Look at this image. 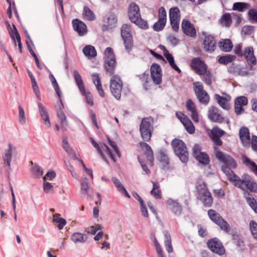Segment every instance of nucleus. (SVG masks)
I'll use <instances>...</instances> for the list:
<instances>
[{"mask_svg": "<svg viewBox=\"0 0 257 257\" xmlns=\"http://www.w3.org/2000/svg\"><path fill=\"white\" fill-rule=\"evenodd\" d=\"M223 173L230 182L241 190L257 192V184L248 174H243L241 179L228 168H223Z\"/></svg>", "mask_w": 257, "mask_h": 257, "instance_id": "1", "label": "nucleus"}, {"mask_svg": "<svg viewBox=\"0 0 257 257\" xmlns=\"http://www.w3.org/2000/svg\"><path fill=\"white\" fill-rule=\"evenodd\" d=\"M127 16L130 21L142 29L148 28L147 23L141 18L140 8L136 3H132L130 4L128 9Z\"/></svg>", "mask_w": 257, "mask_h": 257, "instance_id": "2", "label": "nucleus"}, {"mask_svg": "<svg viewBox=\"0 0 257 257\" xmlns=\"http://www.w3.org/2000/svg\"><path fill=\"white\" fill-rule=\"evenodd\" d=\"M196 190L197 198L203 203L205 206H210L213 200L205 183L202 181L198 182L196 185Z\"/></svg>", "mask_w": 257, "mask_h": 257, "instance_id": "3", "label": "nucleus"}, {"mask_svg": "<svg viewBox=\"0 0 257 257\" xmlns=\"http://www.w3.org/2000/svg\"><path fill=\"white\" fill-rule=\"evenodd\" d=\"M154 119L152 117L144 118L140 124V131L141 137L144 141H148L151 139L153 127Z\"/></svg>", "mask_w": 257, "mask_h": 257, "instance_id": "4", "label": "nucleus"}, {"mask_svg": "<svg viewBox=\"0 0 257 257\" xmlns=\"http://www.w3.org/2000/svg\"><path fill=\"white\" fill-rule=\"evenodd\" d=\"M171 145L176 155L183 163H186L188 160V153L185 143L181 140L174 139Z\"/></svg>", "mask_w": 257, "mask_h": 257, "instance_id": "5", "label": "nucleus"}, {"mask_svg": "<svg viewBox=\"0 0 257 257\" xmlns=\"http://www.w3.org/2000/svg\"><path fill=\"white\" fill-rule=\"evenodd\" d=\"M90 141L101 158L106 162L108 163L107 158L112 160V153L108 147L105 144L102 143H98L92 138H90Z\"/></svg>", "mask_w": 257, "mask_h": 257, "instance_id": "6", "label": "nucleus"}, {"mask_svg": "<svg viewBox=\"0 0 257 257\" xmlns=\"http://www.w3.org/2000/svg\"><path fill=\"white\" fill-rule=\"evenodd\" d=\"M208 214L210 219L218 225L221 229L227 232L230 231V227L228 223L216 211L209 209Z\"/></svg>", "mask_w": 257, "mask_h": 257, "instance_id": "7", "label": "nucleus"}, {"mask_svg": "<svg viewBox=\"0 0 257 257\" xmlns=\"http://www.w3.org/2000/svg\"><path fill=\"white\" fill-rule=\"evenodd\" d=\"M216 151L215 156L216 158L222 161L225 166L222 167V170L223 172V168H228L231 170V169H234L237 167V163L229 155H227L223 153L218 151L217 148L215 147Z\"/></svg>", "mask_w": 257, "mask_h": 257, "instance_id": "8", "label": "nucleus"}, {"mask_svg": "<svg viewBox=\"0 0 257 257\" xmlns=\"http://www.w3.org/2000/svg\"><path fill=\"white\" fill-rule=\"evenodd\" d=\"M194 92L200 102L206 104L209 100V96L204 89L202 83L195 82L193 83Z\"/></svg>", "mask_w": 257, "mask_h": 257, "instance_id": "9", "label": "nucleus"}, {"mask_svg": "<svg viewBox=\"0 0 257 257\" xmlns=\"http://www.w3.org/2000/svg\"><path fill=\"white\" fill-rule=\"evenodd\" d=\"M103 65L106 71L112 74V49L107 47L103 52Z\"/></svg>", "mask_w": 257, "mask_h": 257, "instance_id": "10", "label": "nucleus"}, {"mask_svg": "<svg viewBox=\"0 0 257 257\" xmlns=\"http://www.w3.org/2000/svg\"><path fill=\"white\" fill-rule=\"evenodd\" d=\"M207 245L212 252L219 255H222L225 252V249L222 243L216 238L209 240L207 242Z\"/></svg>", "mask_w": 257, "mask_h": 257, "instance_id": "11", "label": "nucleus"}, {"mask_svg": "<svg viewBox=\"0 0 257 257\" xmlns=\"http://www.w3.org/2000/svg\"><path fill=\"white\" fill-rule=\"evenodd\" d=\"M193 152L194 157L198 162L202 164H207L209 162L208 156L205 153L201 151L200 147L198 145H195L193 148Z\"/></svg>", "mask_w": 257, "mask_h": 257, "instance_id": "12", "label": "nucleus"}, {"mask_svg": "<svg viewBox=\"0 0 257 257\" xmlns=\"http://www.w3.org/2000/svg\"><path fill=\"white\" fill-rule=\"evenodd\" d=\"M151 74L154 82L157 84H160L162 82V69L160 66L156 63L152 64L151 67Z\"/></svg>", "mask_w": 257, "mask_h": 257, "instance_id": "13", "label": "nucleus"}, {"mask_svg": "<svg viewBox=\"0 0 257 257\" xmlns=\"http://www.w3.org/2000/svg\"><path fill=\"white\" fill-rule=\"evenodd\" d=\"M140 146L144 154L145 157L146 158V162L151 165L154 160L153 152L150 146L145 142H140Z\"/></svg>", "mask_w": 257, "mask_h": 257, "instance_id": "14", "label": "nucleus"}, {"mask_svg": "<svg viewBox=\"0 0 257 257\" xmlns=\"http://www.w3.org/2000/svg\"><path fill=\"white\" fill-rule=\"evenodd\" d=\"M72 25L74 30L80 36H84L87 32V28L86 24L79 19H75L72 21Z\"/></svg>", "mask_w": 257, "mask_h": 257, "instance_id": "15", "label": "nucleus"}, {"mask_svg": "<svg viewBox=\"0 0 257 257\" xmlns=\"http://www.w3.org/2000/svg\"><path fill=\"white\" fill-rule=\"evenodd\" d=\"M191 67L199 75L203 74L206 72L207 66L206 64L199 58H195L192 60Z\"/></svg>", "mask_w": 257, "mask_h": 257, "instance_id": "16", "label": "nucleus"}, {"mask_svg": "<svg viewBox=\"0 0 257 257\" xmlns=\"http://www.w3.org/2000/svg\"><path fill=\"white\" fill-rule=\"evenodd\" d=\"M182 28L183 32L187 36L195 37L196 32L194 25L190 21L184 20L182 23Z\"/></svg>", "mask_w": 257, "mask_h": 257, "instance_id": "17", "label": "nucleus"}, {"mask_svg": "<svg viewBox=\"0 0 257 257\" xmlns=\"http://www.w3.org/2000/svg\"><path fill=\"white\" fill-rule=\"evenodd\" d=\"M122 82L118 76H113V96L118 100L121 97Z\"/></svg>", "mask_w": 257, "mask_h": 257, "instance_id": "18", "label": "nucleus"}, {"mask_svg": "<svg viewBox=\"0 0 257 257\" xmlns=\"http://www.w3.org/2000/svg\"><path fill=\"white\" fill-rule=\"evenodd\" d=\"M216 47V42L214 38L210 35L205 36L203 41V49L209 53L213 52Z\"/></svg>", "mask_w": 257, "mask_h": 257, "instance_id": "19", "label": "nucleus"}, {"mask_svg": "<svg viewBox=\"0 0 257 257\" xmlns=\"http://www.w3.org/2000/svg\"><path fill=\"white\" fill-rule=\"evenodd\" d=\"M187 110L190 112L192 119L195 122H199V115L197 111L195 103L190 99H188L186 103Z\"/></svg>", "mask_w": 257, "mask_h": 257, "instance_id": "20", "label": "nucleus"}, {"mask_svg": "<svg viewBox=\"0 0 257 257\" xmlns=\"http://www.w3.org/2000/svg\"><path fill=\"white\" fill-rule=\"evenodd\" d=\"M208 116L209 118L214 122H220L223 120V117L219 113L218 109L213 106L209 108Z\"/></svg>", "mask_w": 257, "mask_h": 257, "instance_id": "21", "label": "nucleus"}, {"mask_svg": "<svg viewBox=\"0 0 257 257\" xmlns=\"http://www.w3.org/2000/svg\"><path fill=\"white\" fill-rule=\"evenodd\" d=\"M248 65L251 67L256 64V58L254 55V51L252 47H248L245 48L243 54Z\"/></svg>", "mask_w": 257, "mask_h": 257, "instance_id": "22", "label": "nucleus"}, {"mask_svg": "<svg viewBox=\"0 0 257 257\" xmlns=\"http://www.w3.org/2000/svg\"><path fill=\"white\" fill-rule=\"evenodd\" d=\"M239 138L244 146H249L250 134L248 128L242 127L240 128Z\"/></svg>", "mask_w": 257, "mask_h": 257, "instance_id": "23", "label": "nucleus"}, {"mask_svg": "<svg viewBox=\"0 0 257 257\" xmlns=\"http://www.w3.org/2000/svg\"><path fill=\"white\" fill-rule=\"evenodd\" d=\"M103 23L101 26L102 31H108L111 29L112 24V14L111 12H109L104 16Z\"/></svg>", "mask_w": 257, "mask_h": 257, "instance_id": "24", "label": "nucleus"}, {"mask_svg": "<svg viewBox=\"0 0 257 257\" xmlns=\"http://www.w3.org/2000/svg\"><path fill=\"white\" fill-rule=\"evenodd\" d=\"M92 79L94 84L96 86L97 90L101 97L104 96V92L103 90L101 83L100 78L98 73H95L92 75Z\"/></svg>", "mask_w": 257, "mask_h": 257, "instance_id": "25", "label": "nucleus"}, {"mask_svg": "<svg viewBox=\"0 0 257 257\" xmlns=\"http://www.w3.org/2000/svg\"><path fill=\"white\" fill-rule=\"evenodd\" d=\"M159 20L157 22L155 23V27L157 28V26L159 23L161 24V27L160 28H158L157 29H160L162 28H164L166 23V12L163 7H161L159 10Z\"/></svg>", "mask_w": 257, "mask_h": 257, "instance_id": "26", "label": "nucleus"}, {"mask_svg": "<svg viewBox=\"0 0 257 257\" xmlns=\"http://www.w3.org/2000/svg\"><path fill=\"white\" fill-rule=\"evenodd\" d=\"M113 184L116 188L117 191L122 196L130 198V195L126 191V189L122 184V183L117 179L113 180Z\"/></svg>", "mask_w": 257, "mask_h": 257, "instance_id": "27", "label": "nucleus"}, {"mask_svg": "<svg viewBox=\"0 0 257 257\" xmlns=\"http://www.w3.org/2000/svg\"><path fill=\"white\" fill-rule=\"evenodd\" d=\"M8 146L9 149L5 151L4 154L3 156V158L4 162V164L8 166L9 169H10L11 162L12 157V147L11 144H9Z\"/></svg>", "mask_w": 257, "mask_h": 257, "instance_id": "28", "label": "nucleus"}, {"mask_svg": "<svg viewBox=\"0 0 257 257\" xmlns=\"http://www.w3.org/2000/svg\"><path fill=\"white\" fill-rule=\"evenodd\" d=\"M88 238L86 234L80 232H75L71 236V239L74 243H84Z\"/></svg>", "mask_w": 257, "mask_h": 257, "instance_id": "29", "label": "nucleus"}, {"mask_svg": "<svg viewBox=\"0 0 257 257\" xmlns=\"http://www.w3.org/2000/svg\"><path fill=\"white\" fill-rule=\"evenodd\" d=\"M39 112L41 114V117L44 121L45 125L48 127H50L51 123L49 120V115L45 107L43 106L42 104L39 103Z\"/></svg>", "mask_w": 257, "mask_h": 257, "instance_id": "30", "label": "nucleus"}, {"mask_svg": "<svg viewBox=\"0 0 257 257\" xmlns=\"http://www.w3.org/2000/svg\"><path fill=\"white\" fill-rule=\"evenodd\" d=\"M82 16L84 19L89 21L95 20V15L94 13L87 6H84L82 12Z\"/></svg>", "mask_w": 257, "mask_h": 257, "instance_id": "31", "label": "nucleus"}, {"mask_svg": "<svg viewBox=\"0 0 257 257\" xmlns=\"http://www.w3.org/2000/svg\"><path fill=\"white\" fill-rule=\"evenodd\" d=\"M243 163L248 167L255 174L257 175V165L251 161L248 157L243 156L242 157Z\"/></svg>", "mask_w": 257, "mask_h": 257, "instance_id": "32", "label": "nucleus"}, {"mask_svg": "<svg viewBox=\"0 0 257 257\" xmlns=\"http://www.w3.org/2000/svg\"><path fill=\"white\" fill-rule=\"evenodd\" d=\"M74 77L80 92H84V89L85 88L84 85L83 80L80 74L76 70L74 71Z\"/></svg>", "mask_w": 257, "mask_h": 257, "instance_id": "33", "label": "nucleus"}, {"mask_svg": "<svg viewBox=\"0 0 257 257\" xmlns=\"http://www.w3.org/2000/svg\"><path fill=\"white\" fill-rule=\"evenodd\" d=\"M83 52L88 57H95L97 56V51L94 47L91 45H86L83 49Z\"/></svg>", "mask_w": 257, "mask_h": 257, "instance_id": "34", "label": "nucleus"}, {"mask_svg": "<svg viewBox=\"0 0 257 257\" xmlns=\"http://www.w3.org/2000/svg\"><path fill=\"white\" fill-rule=\"evenodd\" d=\"M219 46L220 49L225 51H230L233 47V45L229 39H224L219 42Z\"/></svg>", "mask_w": 257, "mask_h": 257, "instance_id": "35", "label": "nucleus"}, {"mask_svg": "<svg viewBox=\"0 0 257 257\" xmlns=\"http://www.w3.org/2000/svg\"><path fill=\"white\" fill-rule=\"evenodd\" d=\"M182 124L188 133L192 134L195 132V126L188 117L185 118V119H183Z\"/></svg>", "mask_w": 257, "mask_h": 257, "instance_id": "36", "label": "nucleus"}, {"mask_svg": "<svg viewBox=\"0 0 257 257\" xmlns=\"http://www.w3.org/2000/svg\"><path fill=\"white\" fill-rule=\"evenodd\" d=\"M221 25L225 27H229L232 23L231 15L229 13L224 14L220 20Z\"/></svg>", "mask_w": 257, "mask_h": 257, "instance_id": "37", "label": "nucleus"}, {"mask_svg": "<svg viewBox=\"0 0 257 257\" xmlns=\"http://www.w3.org/2000/svg\"><path fill=\"white\" fill-rule=\"evenodd\" d=\"M121 36L122 39H126L127 37H132L131 26L128 24H123L121 28Z\"/></svg>", "mask_w": 257, "mask_h": 257, "instance_id": "38", "label": "nucleus"}, {"mask_svg": "<svg viewBox=\"0 0 257 257\" xmlns=\"http://www.w3.org/2000/svg\"><path fill=\"white\" fill-rule=\"evenodd\" d=\"M167 204L170 208L176 214H179L181 213L182 208L178 203L175 202L172 200H169L167 201Z\"/></svg>", "mask_w": 257, "mask_h": 257, "instance_id": "39", "label": "nucleus"}, {"mask_svg": "<svg viewBox=\"0 0 257 257\" xmlns=\"http://www.w3.org/2000/svg\"><path fill=\"white\" fill-rule=\"evenodd\" d=\"M249 5L245 3L237 2L233 4L232 9L234 11H237L242 12L248 9Z\"/></svg>", "mask_w": 257, "mask_h": 257, "instance_id": "40", "label": "nucleus"}, {"mask_svg": "<svg viewBox=\"0 0 257 257\" xmlns=\"http://www.w3.org/2000/svg\"><path fill=\"white\" fill-rule=\"evenodd\" d=\"M60 214H55L53 216V220L57 223L59 229H62L66 224V221L65 219L60 217Z\"/></svg>", "mask_w": 257, "mask_h": 257, "instance_id": "41", "label": "nucleus"}, {"mask_svg": "<svg viewBox=\"0 0 257 257\" xmlns=\"http://www.w3.org/2000/svg\"><path fill=\"white\" fill-rule=\"evenodd\" d=\"M57 116L60 120V124L62 128L65 130L66 127L67 126L66 117L61 109L57 111Z\"/></svg>", "mask_w": 257, "mask_h": 257, "instance_id": "42", "label": "nucleus"}, {"mask_svg": "<svg viewBox=\"0 0 257 257\" xmlns=\"http://www.w3.org/2000/svg\"><path fill=\"white\" fill-rule=\"evenodd\" d=\"M170 20H179L180 10L177 8H173L170 10L169 12Z\"/></svg>", "mask_w": 257, "mask_h": 257, "instance_id": "43", "label": "nucleus"}, {"mask_svg": "<svg viewBox=\"0 0 257 257\" xmlns=\"http://www.w3.org/2000/svg\"><path fill=\"white\" fill-rule=\"evenodd\" d=\"M123 40L125 49L127 52H130L133 47V37H127L126 39H122Z\"/></svg>", "mask_w": 257, "mask_h": 257, "instance_id": "44", "label": "nucleus"}, {"mask_svg": "<svg viewBox=\"0 0 257 257\" xmlns=\"http://www.w3.org/2000/svg\"><path fill=\"white\" fill-rule=\"evenodd\" d=\"M153 188L151 191V193L157 199L161 198L160 191L159 190V185L157 182H153Z\"/></svg>", "mask_w": 257, "mask_h": 257, "instance_id": "45", "label": "nucleus"}, {"mask_svg": "<svg viewBox=\"0 0 257 257\" xmlns=\"http://www.w3.org/2000/svg\"><path fill=\"white\" fill-rule=\"evenodd\" d=\"M165 244L166 245V248L169 253H171L173 251V247L171 243V236L167 232L165 234Z\"/></svg>", "mask_w": 257, "mask_h": 257, "instance_id": "46", "label": "nucleus"}, {"mask_svg": "<svg viewBox=\"0 0 257 257\" xmlns=\"http://www.w3.org/2000/svg\"><path fill=\"white\" fill-rule=\"evenodd\" d=\"M246 200L251 208L255 212L257 213V202L256 200L250 195L246 197Z\"/></svg>", "mask_w": 257, "mask_h": 257, "instance_id": "47", "label": "nucleus"}, {"mask_svg": "<svg viewBox=\"0 0 257 257\" xmlns=\"http://www.w3.org/2000/svg\"><path fill=\"white\" fill-rule=\"evenodd\" d=\"M234 57L232 55H227L220 57L218 59V62L220 64H226L231 62Z\"/></svg>", "mask_w": 257, "mask_h": 257, "instance_id": "48", "label": "nucleus"}, {"mask_svg": "<svg viewBox=\"0 0 257 257\" xmlns=\"http://www.w3.org/2000/svg\"><path fill=\"white\" fill-rule=\"evenodd\" d=\"M81 93L85 96L87 104L91 106H93V98L92 94L89 91L86 92L85 88L84 89V92H81Z\"/></svg>", "mask_w": 257, "mask_h": 257, "instance_id": "49", "label": "nucleus"}, {"mask_svg": "<svg viewBox=\"0 0 257 257\" xmlns=\"http://www.w3.org/2000/svg\"><path fill=\"white\" fill-rule=\"evenodd\" d=\"M224 134V132L218 127H214L212 130V139L220 138Z\"/></svg>", "mask_w": 257, "mask_h": 257, "instance_id": "50", "label": "nucleus"}, {"mask_svg": "<svg viewBox=\"0 0 257 257\" xmlns=\"http://www.w3.org/2000/svg\"><path fill=\"white\" fill-rule=\"evenodd\" d=\"M165 58L167 59V60L169 62L170 65L171 66L172 68H173L174 70H175L176 71H177L178 72H181V70L175 64L174 58L171 54L168 55V56L167 57H166Z\"/></svg>", "mask_w": 257, "mask_h": 257, "instance_id": "51", "label": "nucleus"}, {"mask_svg": "<svg viewBox=\"0 0 257 257\" xmlns=\"http://www.w3.org/2000/svg\"><path fill=\"white\" fill-rule=\"evenodd\" d=\"M88 180L86 178L82 179L81 182V189L84 193L86 194L88 190Z\"/></svg>", "mask_w": 257, "mask_h": 257, "instance_id": "52", "label": "nucleus"}, {"mask_svg": "<svg viewBox=\"0 0 257 257\" xmlns=\"http://www.w3.org/2000/svg\"><path fill=\"white\" fill-rule=\"evenodd\" d=\"M32 173L37 177L39 178L43 175L42 169L39 166H35L32 169Z\"/></svg>", "mask_w": 257, "mask_h": 257, "instance_id": "53", "label": "nucleus"}, {"mask_svg": "<svg viewBox=\"0 0 257 257\" xmlns=\"http://www.w3.org/2000/svg\"><path fill=\"white\" fill-rule=\"evenodd\" d=\"M13 26L14 27V29H15V34H16V40L18 43L19 51L20 53H21L22 52V44L21 42V36L18 32V31L16 27L14 25H13Z\"/></svg>", "mask_w": 257, "mask_h": 257, "instance_id": "54", "label": "nucleus"}, {"mask_svg": "<svg viewBox=\"0 0 257 257\" xmlns=\"http://www.w3.org/2000/svg\"><path fill=\"white\" fill-rule=\"evenodd\" d=\"M215 97L217 100L218 103L219 105L223 108L226 109L228 107V105L226 102V100L224 98L220 96L218 94L215 95Z\"/></svg>", "mask_w": 257, "mask_h": 257, "instance_id": "55", "label": "nucleus"}, {"mask_svg": "<svg viewBox=\"0 0 257 257\" xmlns=\"http://www.w3.org/2000/svg\"><path fill=\"white\" fill-rule=\"evenodd\" d=\"M63 149L69 154L72 155L73 154V150L70 148L67 139L63 140Z\"/></svg>", "mask_w": 257, "mask_h": 257, "instance_id": "56", "label": "nucleus"}, {"mask_svg": "<svg viewBox=\"0 0 257 257\" xmlns=\"http://www.w3.org/2000/svg\"><path fill=\"white\" fill-rule=\"evenodd\" d=\"M153 241L155 244L156 249L158 253V255L159 256V257H165L164 255L163 250L160 244L159 243L158 241H157L155 237L154 238Z\"/></svg>", "mask_w": 257, "mask_h": 257, "instance_id": "57", "label": "nucleus"}, {"mask_svg": "<svg viewBox=\"0 0 257 257\" xmlns=\"http://www.w3.org/2000/svg\"><path fill=\"white\" fill-rule=\"evenodd\" d=\"M153 241L155 244L156 249L158 253V255L159 256V257H165L164 255L163 250L160 244L159 243L158 241H157L155 237L154 238Z\"/></svg>", "mask_w": 257, "mask_h": 257, "instance_id": "58", "label": "nucleus"}, {"mask_svg": "<svg viewBox=\"0 0 257 257\" xmlns=\"http://www.w3.org/2000/svg\"><path fill=\"white\" fill-rule=\"evenodd\" d=\"M202 80L207 85H211L212 76L210 72L206 70L203 74Z\"/></svg>", "mask_w": 257, "mask_h": 257, "instance_id": "59", "label": "nucleus"}, {"mask_svg": "<svg viewBox=\"0 0 257 257\" xmlns=\"http://www.w3.org/2000/svg\"><path fill=\"white\" fill-rule=\"evenodd\" d=\"M19 120L21 123H24L26 121L25 112L21 105L19 106Z\"/></svg>", "mask_w": 257, "mask_h": 257, "instance_id": "60", "label": "nucleus"}, {"mask_svg": "<svg viewBox=\"0 0 257 257\" xmlns=\"http://www.w3.org/2000/svg\"><path fill=\"white\" fill-rule=\"evenodd\" d=\"M250 229L254 237H257V223L253 220L250 221L249 224Z\"/></svg>", "mask_w": 257, "mask_h": 257, "instance_id": "61", "label": "nucleus"}, {"mask_svg": "<svg viewBox=\"0 0 257 257\" xmlns=\"http://www.w3.org/2000/svg\"><path fill=\"white\" fill-rule=\"evenodd\" d=\"M248 15L250 20L257 23V10L251 9L249 11Z\"/></svg>", "mask_w": 257, "mask_h": 257, "instance_id": "62", "label": "nucleus"}, {"mask_svg": "<svg viewBox=\"0 0 257 257\" xmlns=\"http://www.w3.org/2000/svg\"><path fill=\"white\" fill-rule=\"evenodd\" d=\"M32 87L34 90V93L38 98H40V92L39 90V86L37 84L36 80H33L31 81Z\"/></svg>", "mask_w": 257, "mask_h": 257, "instance_id": "63", "label": "nucleus"}, {"mask_svg": "<svg viewBox=\"0 0 257 257\" xmlns=\"http://www.w3.org/2000/svg\"><path fill=\"white\" fill-rule=\"evenodd\" d=\"M43 189L47 193H51L53 192V186L49 182L44 181Z\"/></svg>", "mask_w": 257, "mask_h": 257, "instance_id": "64", "label": "nucleus"}]
</instances>
